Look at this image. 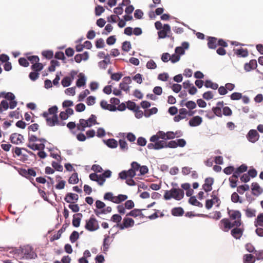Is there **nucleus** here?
Instances as JSON below:
<instances>
[{
	"label": "nucleus",
	"instance_id": "obj_1",
	"mask_svg": "<svg viewBox=\"0 0 263 263\" xmlns=\"http://www.w3.org/2000/svg\"><path fill=\"white\" fill-rule=\"evenodd\" d=\"M13 168L18 172L20 175L28 179L33 186L37 187V184L33 181V178L31 177L36 175V173L33 168L31 167L26 170L23 168H18L15 166H13Z\"/></svg>",
	"mask_w": 263,
	"mask_h": 263
},
{
	"label": "nucleus",
	"instance_id": "obj_2",
	"mask_svg": "<svg viewBox=\"0 0 263 263\" xmlns=\"http://www.w3.org/2000/svg\"><path fill=\"white\" fill-rule=\"evenodd\" d=\"M84 227L86 230L90 232H94L99 229L98 222L93 215L86 221Z\"/></svg>",
	"mask_w": 263,
	"mask_h": 263
},
{
	"label": "nucleus",
	"instance_id": "obj_3",
	"mask_svg": "<svg viewBox=\"0 0 263 263\" xmlns=\"http://www.w3.org/2000/svg\"><path fill=\"white\" fill-rule=\"evenodd\" d=\"M151 143H148L147 147L149 149L159 150L162 149V140H158L156 135H153L149 138Z\"/></svg>",
	"mask_w": 263,
	"mask_h": 263
},
{
	"label": "nucleus",
	"instance_id": "obj_4",
	"mask_svg": "<svg viewBox=\"0 0 263 263\" xmlns=\"http://www.w3.org/2000/svg\"><path fill=\"white\" fill-rule=\"evenodd\" d=\"M259 137V134L256 129H250L246 135L247 140L252 143H254L257 141Z\"/></svg>",
	"mask_w": 263,
	"mask_h": 263
},
{
	"label": "nucleus",
	"instance_id": "obj_5",
	"mask_svg": "<svg viewBox=\"0 0 263 263\" xmlns=\"http://www.w3.org/2000/svg\"><path fill=\"white\" fill-rule=\"evenodd\" d=\"M171 27L169 24H165L162 29L159 30L158 32V39H165L168 36L167 34L171 33Z\"/></svg>",
	"mask_w": 263,
	"mask_h": 263
},
{
	"label": "nucleus",
	"instance_id": "obj_6",
	"mask_svg": "<svg viewBox=\"0 0 263 263\" xmlns=\"http://www.w3.org/2000/svg\"><path fill=\"white\" fill-rule=\"evenodd\" d=\"M69 224V222H67L66 221H65V223L63 224L62 228L58 231L57 234L53 235L50 238V241L51 242H53L54 240L60 239L61 237L62 234L65 231L66 228L68 227Z\"/></svg>",
	"mask_w": 263,
	"mask_h": 263
},
{
	"label": "nucleus",
	"instance_id": "obj_7",
	"mask_svg": "<svg viewBox=\"0 0 263 263\" xmlns=\"http://www.w3.org/2000/svg\"><path fill=\"white\" fill-rule=\"evenodd\" d=\"M24 140V136L18 133H12L10 136V140L11 142L14 144H19L23 143Z\"/></svg>",
	"mask_w": 263,
	"mask_h": 263
},
{
	"label": "nucleus",
	"instance_id": "obj_8",
	"mask_svg": "<svg viewBox=\"0 0 263 263\" xmlns=\"http://www.w3.org/2000/svg\"><path fill=\"white\" fill-rule=\"evenodd\" d=\"M89 59V53L88 51H85L83 53H78L75 55L74 59H71L70 61L73 62L75 61L77 63H80L82 61H87Z\"/></svg>",
	"mask_w": 263,
	"mask_h": 263
},
{
	"label": "nucleus",
	"instance_id": "obj_9",
	"mask_svg": "<svg viewBox=\"0 0 263 263\" xmlns=\"http://www.w3.org/2000/svg\"><path fill=\"white\" fill-rule=\"evenodd\" d=\"M24 254L25 258L28 259H35L37 257V254L33 251L32 247H27L24 249Z\"/></svg>",
	"mask_w": 263,
	"mask_h": 263
},
{
	"label": "nucleus",
	"instance_id": "obj_10",
	"mask_svg": "<svg viewBox=\"0 0 263 263\" xmlns=\"http://www.w3.org/2000/svg\"><path fill=\"white\" fill-rule=\"evenodd\" d=\"M251 190L252 194L257 197L261 194L263 192V189L257 182H253L252 183Z\"/></svg>",
	"mask_w": 263,
	"mask_h": 263
},
{
	"label": "nucleus",
	"instance_id": "obj_11",
	"mask_svg": "<svg viewBox=\"0 0 263 263\" xmlns=\"http://www.w3.org/2000/svg\"><path fill=\"white\" fill-rule=\"evenodd\" d=\"M248 166L245 164H242L239 167H238L236 170H235L233 173L232 177L235 179H238L240 174L245 172L247 171Z\"/></svg>",
	"mask_w": 263,
	"mask_h": 263
},
{
	"label": "nucleus",
	"instance_id": "obj_12",
	"mask_svg": "<svg viewBox=\"0 0 263 263\" xmlns=\"http://www.w3.org/2000/svg\"><path fill=\"white\" fill-rule=\"evenodd\" d=\"M213 183L214 179L212 177H208L205 179L202 187L205 192H209L212 190V186Z\"/></svg>",
	"mask_w": 263,
	"mask_h": 263
},
{
	"label": "nucleus",
	"instance_id": "obj_13",
	"mask_svg": "<svg viewBox=\"0 0 263 263\" xmlns=\"http://www.w3.org/2000/svg\"><path fill=\"white\" fill-rule=\"evenodd\" d=\"M257 67V61L255 59L251 60L249 63L244 65V69L246 72H249L251 70L256 69Z\"/></svg>",
	"mask_w": 263,
	"mask_h": 263
},
{
	"label": "nucleus",
	"instance_id": "obj_14",
	"mask_svg": "<svg viewBox=\"0 0 263 263\" xmlns=\"http://www.w3.org/2000/svg\"><path fill=\"white\" fill-rule=\"evenodd\" d=\"M202 122V118L199 116H196L189 120V125L191 127H196L200 125Z\"/></svg>",
	"mask_w": 263,
	"mask_h": 263
},
{
	"label": "nucleus",
	"instance_id": "obj_15",
	"mask_svg": "<svg viewBox=\"0 0 263 263\" xmlns=\"http://www.w3.org/2000/svg\"><path fill=\"white\" fill-rule=\"evenodd\" d=\"M207 46L210 49H215L217 47V38L213 36L207 37Z\"/></svg>",
	"mask_w": 263,
	"mask_h": 263
},
{
	"label": "nucleus",
	"instance_id": "obj_16",
	"mask_svg": "<svg viewBox=\"0 0 263 263\" xmlns=\"http://www.w3.org/2000/svg\"><path fill=\"white\" fill-rule=\"evenodd\" d=\"M39 142L41 143L37 144H32L30 145L32 148V151H35L39 149H44L45 148V143L47 142V140L43 138H39Z\"/></svg>",
	"mask_w": 263,
	"mask_h": 263
},
{
	"label": "nucleus",
	"instance_id": "obj_17",
	"mask_svg": "<svg viewBox=\"0 0 263 263\" xmlns=\"http://www.w3.org/2000/svg\"><path fill=\"white\" fill-rule=\"evenodd\" d=\"M243 228H234L231 230V234L235 239H239L243 234Z\"/></svg>",
	"mask_w": 263,
	"mask_h": 263
},
{
	"label": "nucleus",
	"instance_id": "obj_18",
	"mask_svg": "<svg viewBox=\"0 0 263 263\" xmlns=\"http://www.w3.org/2000/svg\"><path fill=\"white\" fill-rule=\"evenodd\" d=\"M79 199V196L77 194L72 193H68L66 194L64 197V200L69 203H72L71 201L77 202Z\"/></svg>",
	"mask_w": 263,
	"mask_h": 263
},
{
	"label": "nucleus",
	"instance_id": "obj_19",
	"mask_svg": "<svg viewBox=\"0 0 263 263\" xmlns=\"http://www.w3.org/2000/svg\"><path fill=\"white\" fill-rule=\"evenodd\" d=\"M173 191L175 193L173 198L177 201H179L183 198L184 196V192L182 189L180 188L173 187Z\"/></svg>",
	"mask_w": 263,
	"mask_h": 263
},
{
	"label": "nucleus",
	"instance_id": "obj_20",
	"mask_svg": "<svg viewBox=\"0 0 263 263\" xmlns=\"http://www.w3.org/2000/svg\"><path fill=\"white\" fill-rule=\"evenodd\" d=\"M79 79L76 81V86L78 87H81L85 86L86 82V77L85 74L81 72L79 74Z\"/></svg>",
	"mask_w": 263,
	"mask_h": 263
},
{
	"label": "nucleus",
	"instance_id": "obj_21",
	"mask_svg": "<svg viewBox=\"0 0 263 263\" xmlns=\"http://www.w3.org/2000/svg\"><path fill=\"white\" fill-rule=\"evenodd\" d=\"M83 217L82 213H77L73 215L72 224L75 228H78L80 225L81 219Z\"/></svg>",
	"mask_w": 263,
	"mask_h": 263
},
{
	"label": "nucleus",
	"instance_id": "obj_22",
	"mask_svg": "<svg viewBox=\"0 0 263 263\" xmlns=\"http://www.w3.org/2000/svg\"><path fill=\"white\" fill-rule=\"evenodd\" d=\"M220 223L223 224V229L222 230L224 232H228L229 230L233 228L232 222L228 218H223L220 221Z\"/></svg>",
	"mask_w": 263,
	"mask_h": 263
},
{
	"label": "nucleus",
	"instance_id": "obj_23",
	"mask_svg": "<svg viewBox=\"0 0 263 263\" xmlns=\"http://www.w3.org/2000/svg\"><path fill=\"white\" fill-rule=\"evenodd\" d=\"M162 149L164 148H176L177 147L176 140H171L168 142L162 140Z\"/></svg>",
	"mask_w": 263,
	"mask_h": 263
},
{
	"label": "nucleus",
	"instance_id": "obj_24",
	"mask_svg": "<svg viewBox=\"0 0 263 263\" xmlns=\"http://www.w3.org/2000/svg\"><path fill=\"white\" fill-rule=\"evenodd\" d=\"M101 107L104 110H108L110 111H114V105L109 104L104 100L101 101L100 103Z\"/></svg>",
	"mask_w": 263,
	"mask_h": 263
},
{
	"label": "nucleus",
	"instance_id": "obj_25",
	"mask_svg": "<svg viewBox=\"0 0 263 263\" xmlns=\"http://www.w3.org/2000/svg\"><path fill=\"white\" fill-rule=\"evenodd\" d=\"M39 138L37 137L34 135H30L28 134V143L26 144V146L32 150V148L30 145L32 144H37V143H35V142L39 141Z\"/></svg>",
	"mask_w": 263,
	"mask_h": 263
},
{
	"label": "nucleus",
	"instance_id": "obj_26",
	"mask_svg": "<svg viewBox=\"0 0 263 263\" xmlns=\"http://www.w3.org/2000/svg\"><path fill=\"white\" fill-rule=\"evenodd\" d=\"M103 142L108 147L110 148H115L118 146L117 141L114 138L103 140Z\"/></svg>",
	"mask_w": 263,
	"mask_h": 263
},
{
	"label": "nucleus",
	"instance_id": "obj_27",
	"mask_svg": "<svg viewBox=\"0 0 263 263\" xmlns=\"http://www.w3.org/2000/svg\"><path fill=\"white\" fill-rule=\"evenodd\" d=\"M235 53L238 57L246 58L248 56L249 53L247 49L239 48L238 49H234Z\"/></svg>",
	"mask_w": 263,
	"mask_h": 263
},
{
	"label": "nucleus",
	"instance_id": "obj_28",
	"mask_svg": "<svg viewBox=\"0 0 263 263\" xmlns=\"http://www.w3.org/2000/svg\"><path fill=\"white\" fill-rule=\"evenodd\" d=\"M47 125L49 126H54L58 123V115H53L51 118H47L46 119Z\"/></svg>",
	"mask_w": 263,
	"mask_h": 263
},
{
	"label": "nucleus",
	"instance_id": "obj_29",
	"mask_svg": "<svg viewBox=\"0 0 263 263\" xmlns=\"http://www.w3.org/2000/svg\"><path fill=\"white\" fill-rule=\"evenodd\" d=\"M184 213V210L181 207L174 208L171 210V213L174 216H181Z\"/></svg>",
	"mask_w": 263,
	"mask_h": 263
},
{
	"label": "nucleus",
	"instance_id": "obj_30",
	"mask_svg": "<svg viewBox=\"0 0 263 263\" xmlns=\"http://www.w3.org/2000/svg\"><path fill=\"white\" fill-rule=\"evenodd\" d=\"M255 260V257L251 254H247L243 256V263H254Z\"/></svg>",
	"mask_w": 263,
	"mask_h": 263
},
{
	"label": "nucleus",
	"instance_id": "obj_31",
	"mask_svg": "<svg viewBox=\"0 0 263 263\" xmlns=\"http://www.w3.org/2000/svg\"><path fill=\"white\" fill-rule=\"evenodd\" d=\"M128 198V196L126 195L119 194L118 196L115 197V200L113 202L116 204H119Z\"/></svg>",
	"mask_w": 263,
	"mask_h": 263
},
{
	"label": "nucleus",
	"instance_id": "obj_32",
	"mask_svg": "<svg viewBox=\"0 0 263 263\" xmlns=\"http://www.w3.org/2000/svg\"><path fill=\"white\" fill-rule=\"evenodd\" d=\"M204 85L207 88H211L214 90H216L218 88V84L213 83L210 80H205Z\"/></svg>",
	"mask_w": 263,
	"mask_h": 263
},
{
	"label": "nucleus",
	"instance_id": "obj_33",
	"mask_svg": "<svg viewBox=\"0 0 263 263\" xmlns=\"http://www.w3.org/2000/svg\"><path fill=\"white\" fill-rule=\"evenodd\" d=\"M110 238V236L108 235H105L103 241V251L104 253H105L106 252L108 251L110 243L108 242L109 239Z\"/></svg>",
	"mask_w": 263,
	"mask_h": 263
},
{
	"label": "nucleus",
	"instance_id": "obj_34",
	"mask_svg": "<svg viewBox=\"0 0 263 263\" xmlns=\"http://www.w3.org/2000/svg\"><path fill=\"white\" fill-rule=\"evenodd\" d=\"M189 203L191 205L197 206L199 208H202L203 206L202 203L198 201L195 196H191L190 198L189 199Z\"/></svg>",
	"mask_w": 263,
	"mask_h": 263
},
{
	"label": "nucleus",
	"instance_id": "obj_35",
	"mask_svg": "<svg viewBox=\"0 0 263 263\" xmlns=\"http://www.w3.org/2000/svg\"><path fill=\"white\" fill-rule=\"evenodd\" d=\"M44 68V65L39 62H37L36 63L33 64L31 66V69L33 71H36L37 72L39 73L40 71L43 70Z\"/></svg>",
	"mask_w": 263,
	"mask_h": 263
},
{
	"label": "nucleus",
	"instance_id": "obj_36",
	"mask_svg": "<svg viewBox=\"0 0 263 263\" xmlns=\"http://www.w3.org/2000/svg\"><path fill=\"white\" fill-rule=\"evenodd\" d=\"M127 104V108L130 110L133 111L135 110H138V107H139L138 105L136 104V103L133 101L128 100L126 102Z\"/></svg>",
	"mask_w": 263,
	"mask_h": 263
},
{
	"label": "nucleus",
	"instance_id": "obj_37",
	"mask_svg": "<svg viewBox=\"0 0 263 263\" xmlns=\"http://www.w3.org/2000/svg\"><path fill=\"white\" fill-rule=\"evenodd\" d=\"M79 182L78 174L75 172L69 178L68 183L69 184H77Z\"/></svg>",
	"mask_w": 263,
	"mask_h": 263
},
{
	"label": "nucleus",
	"instance_id": "obj_38",
	"mask_svg": "<svg viewBox=\"0 0 263 263\" xmlns=\"http://www.w3.org/2000/svg\"><path fill=\"white\" fill-rule=\"evenodd\" d=\"M86 121L87 122V124L88 125H89V124L91 125V127L93 125H96V124L98 125L99 124L97 121L96 116L95 115H93V114L91 115L89 117V118L87 120H86Z\"/></svg>",
	"mask_w": 263,
	"mask_h": 263
},
{
	"label": "nucleus",
	"instance_id": "obj_39",
	"mask_svg": "<svg viewBox=\"0 0 263 263\" xmlns=\"http://www.w3.org/2000/svg\"><path fill=\"white\" fill-rule=\"evenodd\" d=\"M47 179L49 180V181H47L46 182V183H47V187L48 189H50L51 188V193H52L54 196L56 197L57 196V194L56 193L54 192V191H53V189L52 187H51L52 185L54 184V181L53 180V179L52 178H51V177L50 176H47ZM48 194H50L49 192H48L47 193Z\"/></svg>",
	"mask_w": 263,
	"mask_h": 263
},
{
	"label": "nucleus",
	"instance_id": "obj_40",
	"mask_svg": "<svg viewBox=\"0 0 263 263\" xmlns=\"http://www.w3.org/2000/svg\"><path fill=\"white\" fill-rule=\"evenodd\" d=\"M71 79L68 76L64 77L61 81V84L64 87H67L71 85Z\"/></svg>",
	"mask_w": 263,
	"mask_h": 263
},
{
	"label": "nucleus",
	"instance_id": "obj_41",
	"mask_svg": "<svg viewBox=\"0 0 263 263\" xmlns=\"http://www.w3.org/2000/svg\"><path fill=\"white\" fill-rule=\"evenodd\" d=\"M80 234L77 231H73L69 236V240L71 243H74L79 238Z\"/></svg>",
	"mask_w": 263,
	"mask_h": 263
},
{
	"label": "nucleus",
	"instance_id": "obj_42",
	"mask_svg": "<svg viewBox=\"0 0 263 263\" xmlns=\"http://www.w3.org/2000/svg\"><path fill=\"white\" fill-rule=\"evenodd\" d=\"M123 222L127 228L133 227L135 223L134 219L129 217H125L123 220Z\"/></svg>",
	"mask_w": 263,
	"mask_h": 263
},
{
	"label": "nucleus",
	"instance_id": "obj_43",
	"mask_svg": "<svg viewBox=\"0 0 263 263\" xmlns=\"http://www.w3.org/2000/svg\"><path fill=\"white\" fill-rule=\"evenodd\" d=\"M231 201L234 203H242L243 201L241 199L240 197L236 192H234L231 195Z\"/></svg>",
	"mask_w": 263,
	"mask_h": 263
},
{
	"label": "nucleus",
	"instance_id": "obj_44",
	"mask_svg": "<svg viewBox=\"0 0 263 263\" xmlns=\"http://www.w3.org/2000/svg\"><path fill=\"white\" fill-rule=\"evenodd\" d=\"M1 95H2V96L5 99H7L8 101L15 100V95L12 92H2L1 93Z\"/></svg>",
	"mask_w": 263,
	"mask_h": 263
},
{
	"label": "nucleus",
	"instance_id": "obj_45",
	"mask_svg": "<svg viewBox=\"0 0 263 263\" xmlns=\"http://www.w3.org/2000/svg\"><path fill=\"white\" fill-rule=\"evenodd\" d=\"M175 193V192H174L173 191V187H172L169 191H166L164 195V199L166 200H168L172 198H173Z\"/></svg>",
	"mask_w": 263,
	"mask_h": 263
},
{
	"label": "nucleus",
	"instance_id": "obj_46",
	"mask_svg": "<svg viewBox=\"0 0 263 263\" xmlns=\"http://www.w3.org/2000/svg\"><path fill=\"white\" fill-rule=\"evenodd\" d=\"M249 190V186L248 184H244L241 185H239L237 188V192L242 195L245 192Z\"/></svg>",
	"mask_w": 263,
	"mask_h": 263
},
{
	"label": "nucleus",
	"instance_id": "obj_47",
	"mask_svg": "<svg viewBox=\"0 0 263 263\" xmlns=\"http://www.w3.org/2000/svg\"><path fill=\"white\" fill-rule=\"evenodd\" d=\"M119 146L121 149L123 151H127L128 147L127 143L124 139H121L119 140Z\"/></svg>",
	"mask_w": 263,
	"mask_h": 263
},
{
	"label": "nucleus",
	"instance_id": "obj_48",
	"mask_svg": "<svg viewBox=\"0 0 263 263\" xmlns=\"http://www.w3.org/2000/svg\"><path fill=\"white\" fill-rule=\"evenodd\" d=\"M132 48V45L129 41H124L122 44V50L125 52H128Z\"/></svg>",
	"mask_w": 263,
	"mask_h": 263
},
{
	"label": "nucleus",
	"instance_id": "obj_49",
	"mask_svg": "<svg viewBox=\"0 0 263 263\" xmlns=\"http://www.w3.org/2000/svg\"><path fill=\"white\" fill-rule=\"evenodd\" d=\"M229 215L230 217L233 220L240 219L241 216V213L238 210L233 211V213L231 214L229 213Z\"/></svg>",
	"mask_w": 263,
	"mask_h": 263
},
{
	"label": "nucleus",
	"instance_id": "obj_50",
	"mask_svg": "<svg viewBox=\"0 0 263 263\" xmlns=\"http://www.w3.org/2000/svg\"><path fill=\"white\" fill-rule=\"evenodd\" d=\"M51 165L54 171L55 170L58 172H62L63 170V166L59 162L53 161L51 163Z\"/></svg>",
	"mask_w": 263,
	"mask_h": 263
},
{
	"label": "nucleus",
	"instance_id": "obj_51",
	"mask_svg": "<svg viewBox=\"0 0 263 263\" xmlns=\"http://www.w3.org/2000/svg\"><path fill=\"white\" fill-rule=\"evenodd\" d=\"M105 11V9L101 5H97L95 7V15L97 16H100Z\"/></svg>",
	"mask_w": 263,
	"mask_h": 263
},
{
	"label": "nucleus",
	"instance_id": "obj_52",
	"mask_svg": "<svg viewBox=\"0 0 263 263\" xmlns=\"http://www.w3.org/2000/svg\"><path fill=\"white\" fill-rule=\"evenodd\" d=\"M212 110L214 112V115L218 117H221L222 116L221 109L219 106L213 107Z\"/></svg>",
	"mask_w": 263,
	"mask_h": 263
},
{
	"label": "nucleus",
	"instance_id": "obj_53",
	"mask_svg": "<svg viewBox=\"0 0 263 263\" xmlns=\"http://www.w3.org/2000/svg\"><path fill=\"white\" fill-rule=\"evenodd\" d=\"M42 54L47 59H51L53 57V52L51 50H44L42 52Z\"/></svg>",
	"mask_w": 263,
	"mask_h": 263
},
{
	"label": "nucleus",
	"instance_id": "obj_54",
	"mask_svg": "<svg viewBox=\"0 0 263 263\" xmlns=\"http://www.w3.org/2000/svg\"><path fill=\"white\" fill-rule=\"evenodd\" d=\"M18 61L19 64L21 66H23L24 67H27L29 65V63L28 61V60L23 57H21V58H19Z\"/></svg>",
	"mask_w": 263,
	"mask_h": 263
},
{
	"label": "nucleus",
	"instance_id": "obj_55",
	"mask_svg": "<svg viewBox=\"0 0 263 263\" xmlns=\"http://www.w3.org/2000/svg\"><path fill=\"white\" fill-rule=\"evenodd\" d=\"M246 215L247 217L252 218L255 216L256 210L248 208L245 210Z\"/></svg>",
	"mask_w": 263,
	"mask_h": 263
},
{
	"label": "nucleus",
	"instance_id": "obj_56",
	"mask_svg": "<svg viewBox=\"0 0 263 263\" xmlns=\"http://www.w3.org/2000/svg\"><path fill=\"white\" fill-rule=\"evenodd\" d=\"M95 45L97 48H102L105 46L104 40L102 38H100L96 41Z\"/></svg>",
	"mask_w": 263,
	"mask_h": 263
},
{
	"label": "nucleus",
	"instance_id": "obj_57",
	"mask_svg": "<svg viewBox=\"0 0 263 263\" xmlns=\"http://www.w3.org/2000/svg\"><path fill=\"white\" fill-rule=\"evenodd\" d=\"M118 105V107H116V106L114 105V111H116L117 110H119L120 111H123L127 108V105H126L124 102H122L120 104L119 103V104Z\"/></svg>",
	"mask_w": 263,
	"mask_h": 263
},
{
	"label": "nucleus",
	"instance_id": "obj_58",
	"mask_svg": "<svg viewBox=\"0 0 263 263\" xmlns=\"http://www.w3.org/2000/svg\"><path fill=\"white\" fill-rule=\"evenodd\" d=\"M242 98V93L240 92H235L232 93L230 96L232 100H239Z\"/></svg>",
	"mask_w": 263,
	"mask_h": 263
},
{
	"label": "nucleus",
	"instance_id": "obj_59",
	"mask_svg": "<svg viewBox=\"0 0 263 263\" xmlns=\"http://www.w3.org/2000/svg\"><path fill=\"white\" fill-rule=\"evenodd\" d=\"M185 106L189 109L192 110L195 108L197 106L196 103L193 101H188L185 104Z\"/></svg>",
	"mask_w": 263,
	"mask_h": 263
},
{
	"label": "nucleus",
	"instance_id": "obj_60",
	"mask_svg": "<svg viewBox=\"0 0 263 263\" xmlns=\"http://www.w3.org/2000/svg\"><path fill=\"white\" fill-rule=\"evenodd\" d=\"M147 143L146 139L143 137H139L137 140V144L140 146H144Z\"/></svg>",
	"mask_w": 263,
	"mask_h": 263
},
{
	"label": "nucleus",
	"instance_id": "obj_61",
	"mask_svg": "<svg viewBox=\"0 0 263 263\" xmlns=\"http://www.w3.org/2000/svg\"><path fill=\"white\" fill-rule=\"evenodd\" d=\"M146 66L147 69H155L157 68V64L154 60H150L147 62Z\"/></svg>",
	"mask_w": 263,
	"mask_h": 263
},
{
	"label": "nucleus",
	"instance_id": "obj_62",
	"mask_svg": "<svg viewBox=\"0 0 263 263\" xmlns=\"http://www.w3.org/2000/svg\"><path fill=\"white\" fill-rule=\"evenodd\" d=\"M122 76L123 74L121 72L113 73L111 74L110 78L114 81H119L121 79Z\"/></svg>",
	"mask_w": 263,
	"mask_h": 263
},
{
	"label": "nucleus",
	"instance_id": "obj_63",
	"mask_svg": "<svg viewBox=\"0 0 263 263\" xmlns=\"http://www.w3.org/2000/svg\"><path fill=\"white\" fill-rule=\"evenodd\" d=\"M122 220V217L120 215L118 214H114L110 219V220L114 222H116L117 223L120 222Z\"/></svg>",
	"mask_w": 263,
	"mask_h": 263
},
{
	"label": "nucleus",
	"instance_id": "obj_64",
	"mask_svg": "<svg viewBox=\"0 0 263 263\" xmlns=\"http://www.w3.org/2000/svg\"><path fill=\"white\" fill-rule=\"evenodd\" d=\"M255 259L257 260H263V250L255 251Z\"/></svg>",
	"mask_w": 263,
	"mask_h": 263
}]
</instances>
